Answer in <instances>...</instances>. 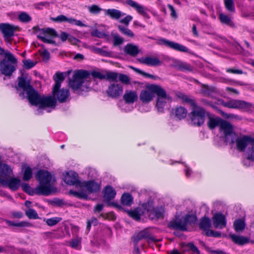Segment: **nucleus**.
Wrapping results in <instances>:
<instances>
[{
    "mask_svg": "<svg viewBox=\"0 0 254 254\" xmlns=\"http://www.w3.org/2000/svg\"><path fill=\"white\" fill-rule=\"evenodd\" d=\"M168 227L172 229L179 230L182 231L187 230V227L184 218H180L179 216H176L175 219L170 221Z\"/></svg>",
    "mask_w": 254,
    "mask_h": 254,
    "instance_id": "obj_14",
    "label": "nucleus"
},
{
    "mask_svg": "<svg viewBox=\"0 0 254 254\" xmlns=\"http://www.w3.org/2000/svg\"><path fill=\"white\" fill-rule=\"evenodd\" d=\"M129 67L130 68L132 69V70H133L135 72H136L137 73H139L144 76L149 77V78L154 79H155L156 78V77L154 75L149 74V73H146V72H145L144 71H143L137 68L134 67L132 66H129Z\"/></svg>",
    "mask_w": 254,
    "mask_h": 254,
    "instance_id": "obj_46",
    "label": "nucleus"
},
{
    "mask_svg": "<svg viewBox=\"0 0 254 254\" xmlns=\"http://www.w3.org/2000/svg\"><path fill=\"white\" fill-rule=\"evenodd\" d=\"M88 10L90 13L97 14L99 13L102 10V9L97 5L93 4L88 7Z\"/></svg>",
    "mask_w": 254,
    "mask_h": 254,
    "instance_id": "obj_55",
    "label": "nucleus"
},
{
    "mask_svg": "<svg viewBox=\"0 0 254 254\" xmlns=\"http://www.w3.org/2000/svg\"><path fill=\"white\" fill-rule=\"evenodd\" d=\"M119 73L117 72L108 71L106 72L105 79L109 81L117 82Z\"/></svg>",
    "mask_w": 254,
    "mask_h": 254,
    "instance_id": "obj_38",
    "label": "nucleus"
},
{
    "mask_svg": "<svg viewBox=\"0 0 254 254\" xmlns=\"http://www.w3.org/2000/svg\"><path fill=\"white\" fill-rule=\"evenodd\" d=\"M157 96L156 107L158 112H162L166 103V100L170 99L166 91L160 86H153L151 88Z\"/></svg>",
    "mask_w": 254,
    "mask_h": 254,
    "instance_id": "obj_7",
    "label": "nucleus"
},
{
    "mask_svg": "<svg viewBox=\"0 0 254 254\" xmlns=\"http://www.w3.org/2000/svg\"><path fill=\"white\" fill-rule=\"evenodd\" d=\"M26 98L32 106L38 107L39 109L46 107L55 108L57 101L51 96H41L34 88L25 93Z\"/></svg>",
    "mask_w": 254,
    "mask_h": 254,
    "instance_id": "obj_2",
    "label": "nucleus"
},
{
    "mask_svg": "<svg viewBox=\"0 0 254 254\" xmlns=\"http://www.w3.org/2000/svg\"><path fill=\"white\" fill-rule=\"evenodd\" d=\"M141 212L143 213V211H141L140 208H136L133 210L128 211L127 214L133 219L138 221L140 219Z\"/></svg>",
    "mask_w": 254,
    "mask_h": 254,
    "instance_id": "obj_37",
    "label": "nucleus"
},
{
    "mask_svg": "<svg viewBox=\"0 0 254 254\" xmlns=\"http://www.w3.org/2000/svg\"><path fill=\"white\" fill-rule=\"evenodd\" d=\"M25 68L29 69L34 67L37 64V62H33L30 60H25L22 61Z\"/></svg>",
    "mask_w": 254,
    "mask_h": 254,
    "instance_id": "obj_54",
    "label": "nucleus"
},
{
    "mask_svg": "<svg viewBox=\"0 0 254 254\" xmlns=\"http://www.w3.org/2000/svg\"><path fill=\"white\" fill-rule=\"evenodd\" d=\"M55 83L53 86L52 93L53 98L60 103L66 102L69 96V91L67 89H60L62 82L64 80V77L62 72H57L53 76Z\"/></svg>",
    "mask_w": 254,
    "mask_h": 254,
    "instance_id": "obj_5",
    "label": "nucleus"
},
{
    "mask_svg": "<svg viewBox=\"0 0 254 254\" xmlns=\"http://www.w3.org/2000/svg\"><path fill=\"white\" fill-rule=\"evenodd\" d=\"M105 14L113 19H119L126 14L118 9L111 8L105 10Z\"/></svg>",
    "mask_w": 254,
    "mask_h": 254,
    "instance_id": "obj_27",
    "label": "nucleus"
},
{
    "mask_svg": "<svg viewBox=\"0 0 254 254\" xmlns=\"http://www.w3.org/2000/svg\"><path fill=\"white\" fill-rule=\"evenodd\" d=\"M176 96L183 102L190 104L191 107L196 104L194 100L190 98L184 93L178 92L176 93Z\"/></svg>",
    "mask_w": 254,
    "mask_h": 254,
    "instance_id": "obj_32",
    "label": "nucleus"
},
{
    "mask_svg": "<svg viewBox=\"0 0 254 254\" xmlns=\"http://www.w3.org/2000/svg\"><path fill=\"white\" fill-rule=\"evenodd\" d=\"M91 34L92 36L96 37L98 38H103L106 36L104 33L100 31L98 29H95L94 30L92 31L91 33Z\"/></svg>",
    "mask_w": 254,
    "mask_h": 254,
    "instance_id": "obj_58",
    "label": "nucleus"
},
{
    "mask_svg": "<svg viewBox=\"0 0 254 254\" xmlns=\"http://www.w3.org/2000/svg\"><path fill=\"white\" fill-rule=\"evenodd\" d=\"M69 23L74 24L77 26L81 27H86V25L83 24L80 20H76L74 18H70Z\"/></svg>",
    "mask_w": 254,
    "mask_h": 254,
    "instance_id": "obj_62",
    "label": "nucleus"
},
{
    "mask_svg": "<svg viewBox=\"0 0 254 254\" xmlns=\"http://www.w3.org/2000/svg\"><path fill=\"white\" fill-rule=\"evenodd\" d=\"M220 130L223 132L225 141H233L236 137V133L234 131L233 126L228 122L224 121L220 125Z\"/></svg>",
    "mask_w": 254,
    "mask_h": 254,
    "instance_id": "obj_9",
    "label": "nucleus"
},
{
    "mask_svg": "<svg viewBox=\"0 0 254 254\" xmlns=\"http://www.w3.org/2000/svg\"><path fill=\"white\" fill-rule=\"evenodd\" d=\"M234 227L236 232H242L245 228V223L241 219H236L234 222Z\"/></svg>",
    "mask_w": 254,
    "mask_h": 254,
    "instance_id": "obj_36",
    "label": "nucleus"
},
{
    "mask_svg": "<svg viewBox=\"0 0 254 254\" xmlns=\"http://www.w3.org/2000/svg\"><path fill=\"white\" fill-rule=\"evenodd\" d=\"M51 19L57 22H67L69 23L70 18H67L64 15H60L56 17H51Z\"/></svg>",
    "mask_w": 254,
    "mask_h": 254,
    "instance_id": "obj_51",
    "label": "nucleus"
},
{
    "mask_svg": "<svg viewBox=\"0 0 254 254\" xmlns=\"http://www.w3.org/2000/svg\"><path fill=\"white\" fill-rule=\"evenodd\" d=\"M106 92L109 97L117 98L123 94V87L119 83H112L108 87Z\"/></svg>",
    "mask_w": 254,
    "mask_h": 254,
    "instance_id": "obj_15",
    "label": "nucleus"
},
{
    "mask_svg": "<svg viewBox=\"0 0 254 254\" xmlns=\"http://www.w3.org/2000/svg\"><path fill=\"white\" fill-rule=\"evenodd\" d=\"M183 218L186 222V227L188 224H194L197 220L196 216L192 214H187Z\"/></svg>",
    "mask_w": 254,
    "mask_h": 254,
    "instance_id": "obj_43",
    "label": "nucleus"
},
{
    "mask_svg": "<svg viewBox=\"0 0 254 254\" xmlns=\"http://www.w3.org/2000/svg\"><path fill=\"white\" fill-rule=\"evenodd\" d=\"M62 220L60 217H53L51 218L47 219L46 220V224L50 226H53L56 225Z\"/></svg>",
    "mask_w": 254,
    "mask_h": 254,
    "instance_id": "obj_53",
    "label": "nucleus"
},
{
    "mask_svg": "<svg viewBox=\"0 0 254 254\" xmlns=\"http://www.w3.org/2000/svg\"><path fill=\"white\" fill-rule=\"evenodd\" d=\"M119 80L123 84L128 85L130 84V78L126 74L119 73Z\"/></svg>",
    "mask_w": 254,
    "mask_h": 254,
    "instance_id": "obj_50",
    "label": "nucleus"
},
{
    "mask_svg": "<svg viewBox=\"0 0 254 254\" xmlns=\"http://www.w3.org/2000/svg\"><path fill=\"white\" fill-rule=\"evenodd\" d=\"M247 159L254 162V145L249 147L246 151Z\"/></svg>",
    "mask_w": 254,
    "mask_h": 254,
    "instance_id": "obj_45",
    "label": "nucleus"
},
{
    "mask_svg": "<svg viewBox=\"0 0 254 254\" xmlns=\"http://www.w3.org/2000/svg\"><path fill=\"white\" fill-rule=\"evenodd\" d=\"M144 239H146L148 243L151 242H155L159 241L152 236L147 229H144L137 233L134 234L131 238L133 243L137 244L139 241Z\"/></svg>",
    "mask_w": 254,
    "mask_h": 254,
    "instance_id": "obj_12",
    "label": "nucleus"
},
{
    "mask_svg": "<svg viewBox=\"0 0 254 254\" xmlns=\"http://www.w3.org/2000/svg\"><path fill=\"white\" fill-rule=\"evenodd\" d=\"M113 45L117 46L122 44L124 42V39L119 34H116L113 36Z\"/></svg>",
    "mask_w": 254,
    "mask_h": 254,
    "instance_id": "obj_56",
    "label": "nucleus"
},
{
    "mask_svg": "<svg viewBox=\"0 0 254 254\" xmlns=\"http://www.w3.org/2000/svg\"><path fill=\"white\" fill-rule=\"evenodd\" d=\"M124 51L127 55L133 57H136L140 52L138 47L131 43L126 45L124 48Z\"/></svg>",
    "mask_w": 254,
    "mask_h": 254,
    "instance_id": "obj_25",
    "label": "nucleus"
},
{
    "mask_svg": "<svg viewBox=\"0 0 254 254\" xmlns=\"http://www.w3.org/2000/svg\"><path fill=\"white\" fill-rule=\"evenodd\" d=\"M68 194L72 195L78 198L86 199L88 198V195L86 192L83 191H80L79 192L70 190L68 192Z\"/></svg>",
    "mask_w": 254,
    "mask_h": 254,
    "instance_id": "obj_42",
    "label": "nucleus"
},
{
    "mask_svg": "<svg viewBox=\"0 0 254 254\" xmlns=\"http://www.w3.org/2000/svg\"><path fill=\"white\" fill-rule=\"evenodd\" d=\"M37 38L40 39L42 41H43L44 43L56 44V42L55 41L51 39H47L45 36H42L40 34L37 35Z\"/></svg>",
    "mask_w": 254,
    "mask_h": 254,
    "instance_id": "obj_61",
    "label": "nucleus"
},
{
    "mask_svg": "<svg viewBox=\"0 0 254 254\" xmlns=\"http://www.w3.org/2000/svg\"><path fill=\"white\" fill-rule=\"evenodd\" d=\"M123 99L127 104H133L138 99L137 92L133 90H127L123 95Z\"/></svg>",
    "mask_w": 254,
    "mask_h": 254,
    "instance_id": "obj_24",
    "label": "nucleus"
},
{
    "mask_svg": "<svg viewBox=\"0 0 254 254\" xmlns=\"http://www.w3.org/2000/svg\"><path fill=\"white\" fill-rule=\"evenodd\" d=\"M80 187H84L89 193L97 192L100 190V185L94 181L82 182Z\"/></svg>",
    "mask_w": 254,
    "mask_h": 254,
    "instance_id": "obj_22",
    "label": "nucleus"
},
{
    "mask_svg": "<svg viewBox=\"0 0 254 254\" xmlns=\"http://www.w3.org/2000/svg\"><path fill=\"white\" fill-rule=\"evenodd\" d=\"M118 28L120 31L124 35L128 37L132 38L134 35L132 31L129 29L127 26L125 27L123 25H119Z\"/></svg>",
    "mask_w": 254,
    "mask_h": 254,
    "instance_id": "obj_40",
    "label": "nucleus"
},
{
    "mask_svg": "<svg viewBox=\"0 0 254 254\" xmlns=\"http://www.w3.org/2000/svg\"><path fill=\"white\" fill-rule=\"evenodd\" d=\"M208 121L207 122V126L210 129L215 128L216 127H220V125L223 121V120L219 117H209Z\"/></svg>",
    "mask_w": 254,
    "mask_h": 254,
    "instance_id": "obj_28",
    "label": "nucleus"
},
{
    "mask_svg": "<svg viewBox=\"0 0 254 254\" xmlns=\"http://www.w3.org/2000/svg\"><path fill=\"white\" fill-rule=\"evenodd\" d=\"M201 91L205 96H209L215 91V88L214 87L208 86V85L202 84Z\"/></svg>",
    "mask_w": 254,
    "mask_h": 254,
    "instance_id": "obj_39",
    "label": "nucleus"
},
{
    "mask_svg": "<svg viewBox=\"0 0 254 254\" xmlns=\"http://www.w3.org/2000/svg\"><path fill=\"white\" fill-rule=\"evenodd\" d=\"M116 192L115 190L111 186H107L104 190V198L105 201L108 203L109 205L113 206L119 210L123 209V207L115 202H110V201L112 200L116 196Z\"/></svg>",
    "mask_w": 254,
    "mask_h": 254,
    "instance_id": "obj_11",
    "label": "nucleus"
},
{
    "mask_svg": "<svg viewBox=\"0 0 254 254\" xmlns=\"http://www.w3.org/2000/svg\"><path fill=\"white\" fill-rule=\"evenodd\" d=\"M93 51L96 54H99L100 55L109 57L111 55V52L105 51L101 48L93 47Z\"/></svg>",
    "mask_w": 254,
    "mask_h": 254,
    "instance_id": "obj_52",
    "label": "nucleus"
},
{
    "mask_svg": "<svg viewBox=\"0 0 254 254\" xmlns=\"http://www.w3.org/2000/svg\"><path fill=\"white\" fill-rule=\"evenodd\" d=\"M219 18L221 23L223 24L230 26H232L234 25L230 18L227 15H225L223 13H221L219 15Z\"/></svg>",
    "mask_w": 254,
    "mask_h": 254,
    "instance_id": "obj_44",
    "label": "nucleus"
},
{
    "mask_svg": "<svg viewBox=\"0 0 254 254\" xmlns=\"http://www.w3.org/2000/svg\"><path fill=\"white\" fill-rule=\"evenodd\" d=\"M173 112L175 117L179 120L185 118L188 113L187 109L182 106L176 107L173 110Z\"/></svg>",
    "mask_w": 254,
    "mask_h": 254,
    "instance_id": "obj_30",
    "label": "nucleus"
},
{
    "mask_svg": "<svg viewBox=\"0 0 254 254\" xmlns=\"http://www.w3.org/2000/svg\"><path fill=\"white\" fill-rule=\"evenodd\" d=\"M205 235L207 237H219L221 236V233L210 230L205 232Z\"/></svg>",
    "mask_w": 254,
    "mask_h": 254,
    "instance_id": "obj_60",
    "label": "nucleus"
},
{
    "mask_svg": "<svg viewBox=\"0 0 254 254\" xmlns=\"http://www.w3.org/2000/svg\"><path fill=\"white\" fill-rule=\"evenodd\" d=\"M121 200L123 205L129 206L133 202V197L129 193H125L122 195Z\"/></svg>",
    "mask_w": 254,
    "mask_h": 254,
    "instance_id": "obj_34",
    "label": "nucleus"
},
{
    "mask_svg": "<svg viewBox=\"0 0 254 254\" xmlns=\"http://www.w3.org/2000/svg\"><path fill=\"white\" fill-rule=\"evenodd\" d=\"M90 74L85 70L75 71L72 76V79L69 80V86L74 92L78 90L87 91L89 88L90 83L87 78Z\"/></svg>",
    "mask_w": 254,
    "mask_h": 254,
    "instance_id": "obj_4",
    "label": "nucleus"
},
{
    "mask_svg": "<svg viewBox=\"0 0 254 254\" xmlns=\"http://www.w3.org/2000/svg\"><path fill=\"white\" fill-rule=\"evenodd\" d=\"M212 219L215 228L223 229L226 227V219L223 214L220 213L215 214L212 217Z\"/></svg>",
    "mask_w": 254,
    "mask_h": 254,
    "instance_id": "obj_20",
    "label": "nucleus"
},
{
    "mask_svg": "<svg viewBox=\"0 0 254 254\" xmlns=\"http://www.w3.org/2000/svg\"><path fill=\"white\" fill-rule=\"evenodd\" d=\"M199 227L200 229L205 232L209 231V228L211 227V221L210 219L206 217H202L200 220Z\"/></svg>",
    "mask_w": 254,
    "mask_h": 254,
    "instance_id": "obj_31",
    "label": "nucleus"
},
{
    "mask_svg": "<svg viewBox=\"0 0 254 254\" xmlns=\"http://www.w3.org/2000/svg\"><path fill=\"white\" fill-rule=\"evenodd\" d=\"M16 59L8 51L0 49V72L5 77L10 78L15 70Z\"/></svg>",
    "mask_w": 254,
    "mask_h": 254,
    "instance_id": "obj_3",
    "label": "nucleus"
},
{
    "mask_svg": "<svg viewBox=\"0 0 254 254\" xmlns=\"http://www.w3.org/2000/svg\"><path fill=\"white\" fill-rule=\"evenodd\" d=\"M18 18L20 22L24 23H28L32 20L31 17L26 12H20Z\"/></svg>",
    "mask_w": 254,
    "mask_h": 254,
    "instance_id": "obj_41",
    "label": "nucleus"
},
{
    "mask_svg": "<svg viewBox=\"0 0 254 254\" xmlns=\"http://www.w3.org/2000/svg\"><path fill=\"white\" fill-rule=\"evenodd\" d=\"M64 182L69 185H76L80 187L81 182L78 180L77 173L74 171L67 172L64 178Z\"/></svg>",
    "mask_w": 254,
    "mask_h": 254,
    "instance_id": "obj_19",
    "label": "nucleus"
},
{
    "mask_svg": "<svg viewBox=\"0 0 254 254\" xmlns=\"http://www.w3.org/2000/svg\"><path fill=\"white\" fill-rule=\"evenodd\" d=\"M186 246L189 248L190 250H191L194 254H200V251L192 243H189L186 245Z\"/></svg>",
    "mask_w": 254,
    "mask_h": 254,
    "instance_id": "obj_57",
    "label": "nucleus"
},
{
    "mask_svg": "<svg viewBox=\"0 0 254 254\" xmlns=\"http://www.w3.org/2000/svg\"><path fill=\"white\" fill-rule=\"evenodd\" d=\"M208 114L204 108L195 104L192 106L191 111L189 114L191 125L200 127L204 124L205 116Z\"/></svg>",
    "mask_w": 254,
    "mask_h": 254,
    "instance_id": "obj_6",
    "label": "nucleus"
},
{
    "mask_svg": "<svg viewBox=\"0 0 254 254\" xmlns=\"http://www.w3.org/2000/svg\"><path fill=\"white\" fill-rule=\"evenodd\" d=\"M18 186H21L24 191L31 195L36 194V188L33 190L28 184L21 183V181L17 178V188Z\"/></svg>",
    "mask_w": 254,
    "mask_h": 254,
    "instance_id": "obj_29",
    "label": "nucleus"
},
{
    "mask_svg": "<svg viewBox=\"0 0 254 254\" xmlns=\"http://www.w3.org/2000/svg\"><path fill=\"white\" fill-rule=\"evenodd\" d=\"M221 105L228 108L239 110H249L251 108V103L243 100L232 99L227 102L222 101Z\"/></svg>",
    "mask_w": 254,
    "mask_h": 254,
    "instance_id": "obj_8",
    "label": "nucleus"
},
{
    "mask_svg": "<svg viewBox=\"0 0 254 254\" xmlns=\"http://www.w3.org/2000/svg\"><path fill=\"white\" fill-rule=\"evenodd\" d=\"M22 172L23 173V180L28 181L32 177V171L31 168L26 165H23Z\"/></svg>",
    "mask_w": 254,
    "mask_h": 254,
    "instance_id": "obj_33",
    "label": "nucleus"
},
{
    "mask_svg": "<svg viewBox=\"0 0 254 254\" xmlns=\"http://www.w3.org/2000/svg\"><path fill=\"white\" fill-rule=\"evenodd\" d=\"M127 3L134 8L139 14L143 16L144 18L147 19L150 18V16L148 13L149 10L147 7L139 4L132 0H127Z\"/></svg>",
    "mask_w": 254,
    "mask_h": 254,
    "instance_id": "obj_18",
    "label": "nucleus"
},
{
    "mask_svg": "<svg viewBox=\"0 0 254 254\" xmlns=\"http://www.w3.org/2000/svg\"><path fill=\"white\" fill-rule=\"evenodd\" d=\"M225 8L230 12H234L235 10L234 2L233 0H224Z\"/></svg>",
    "mask_w": 254,
    "mask_h": 254,
    "instance_id": "obj_48",
    "label": "nucleus"
},
{
    "mask_svg": "<svg viewBox=\"0 0 254 254\" xmlns=\"http://www.w3.org/2000/svg\"><path fill=\"white\" fill-rule=\"evenodd\" d=\"M26 215L31 219H37L39 218L37 212L33 209L30 208L25 212Z\"/></svg>",
    "mask_w": 254,
    "mask_h": 254,
    "instance_id": "obj_47",
    "label": "nucleus"
},
{
    "mask_svg": "<svg viewBox=\"0 0 254 254\" xmlns=\"http://www.w3.org/2000/svg\"><path fill=\"white\" fill-rule=\"evenodd\" d=\"M18 88L17 90H22V92L19 93V96L22 98L24 97V94L27 91L33 88V86L30 84V79L27 74L22 73L21 76L18 77Z\"/></svg>",
    "mask_w": 254,
    "mask_h": 254,
    "instance_id": "obj_10",
    "label": "nucleus"
},
{
    "mask_svg": "<svg viewBox=\"0 0 254 254\" xmlns=\"http://www.w3.org/2000/svg\"><path fill=\"white\" fill-rule=\"evenodd\" d=\"M137 61L140 64H144L149 66H158L161 64L160 60L153 57H145L137 59Z\"/></svg>",
    "mask_w": 254,
    "mask_h": 254,
    "instance_id": "obj_23",
    "label": "nucleus"
},
{
    "mask_svg": "<svg viewBox=\"0 0 254 254\" xmlns=\"http://www.w3.org/2000/svg\"><path fill=\"white\" fill-rule=\"evenodd\" d=\"M14 28L8 23H0V31L6 40H9L13 36Z\"/></svg>",
    "mask_w": 254,
    "mask_h": 254,
    "instance_id": "obj_21",
    "label": "nucleus"
},
{
    "mask_svg": "<svg viewBox=\"0 0 254 254\" xmlns=\"http://www.w3.org/2000/svg\"><path fill=\"white\" fill-rule=\"evenodd\" d=\"M41 31H42L44 35L48 34L53 37H57L58 36V35L56 30L53 28H42L41 29Z\"/></svg>",
    "mask_w": 254,
    "mask_h": 254,
    "instance_id": "obj_49",
    "label": "nucleus"
},
{
    "mask_svg": "<svg viewBox=\"0 0 254 254\" xmlns=\"http://www.w3.org/2000/svg\"><path fill=\"white\" fill-rule=\"evenodd\" d=\"M175 66L181 71H191L193 70L192 66L190 64L182 62H177Z\"/></svg>",
    "mask_w": 254,
    "mask_h": 254,
    "instance_id": "obj_35",
    "label": "nucleus"
},
{
    "mask_svg": "<svg viewBox=\"0 0 254 254\" xmlns=\"http://www.w3.org/2000/svg\"><path fill=\"white\" fill-rule=\"evenodd\" d=\"M35 177L39 182V185L36 187V194L47 196L55 191L56 188L52 184L56 182V179L50 172L40 170L37 172Z\"/></svg>",
    "mask_w": 254,
    "mask_h": 254,
    "instance_id": "obj_1",
    "label": "nucleus"
},
{
    "mask_svg": "<svg viewBox=\"0 0 254 254\" xmlns=\"http://www.w3.org/2000/svg\"><path fill=\"white\" fill-rule=\"evenodd\" d=\"M40 55L44 61L47 62L50 59V54L47 50H45L41 52Z\"/></svg>",
    "mask_w": 254,
    "mask_h": 254,
    "instance_id": "obj_64",
    "label": "nucleus"
},
{
    "mask_svg": "<svg viewBox=\"0 0 254 254\" xmlns=\"http://www.w3.org/2000/svg\"><path fill=\"white\" fill-rule=\"evenodd\" d=\"M91 75L95 78H97L100 79H105V74H104L100 72L93 71L91 73Z\"/></svg>",
    "mask_w": 254,
    "mask_h": 254,
    "instance_id": "obj_59",
    "label": "nucleus"
},
{
    "mask_svg": "<svg viewBox=\"0 0 254 254\" xmlns=\"http://www.w3.org/2000/svg\"><path fill=\"white\" fill-rule=\"evenodd\" d=\"M230 238L232 241L235 244L240 246H243L250 242L248 238L244 236L236 235L235 234H230Z\"/></svg>",
    "mask_w": 254,
    "mask_h": 254,
    "instance_id": "obj_26",
    "label": "nucleus"
},
{
    "mask_svg": "<svg viewBox=\"0 0 254 254\" xmlns=\"http://www.w3.org/2000/svg\"><path fill=\"white\" fill-rule=\"evenodd\" d=\"M159 86L156 84H150L147 86L146 90H143L140 92L139 98L140 100L143 102L147 103L152 101L154 97L155 92L151 90V88L153 86Z\"/></svg>",
    "mask_w": 254,
    "mask_h": 254,
    "instance_id": "obj_16",
    "label": "nucleus"
},
{
    "mask_svg": "<svg viewBox=\"0 0 254 254\" xmlns=\"http://www.w3.org/2000/svg\"><path fill=\"white\" fill-rule=\"evenodd\" d=\"M160 45H165L170 48L182 52H188L189 49L185 46L180 44L169 41L166 39H162L159 40Z\"/></svg>",
    "mask_w": 254,
    "mask_h": 254,
    "instance_id": "obj_17",
    "label": "nucleus"
},
{
    "mask_svg": "<svg viewBox=\"0 0 254 254\" xmlns=\"http://www.w3.org/2000/svg\"><path fill=\"white\" fill-rule=\"evenodd\" d=\"M132 19V17L131 15H128L126 16L124 18L121 19L120 22L124 24L127 27L129 22H130Z\"/></svg>",
    "mask_w": 254,
    "mask_h": 254,
    "instance_id": "obj_63",
    "label": "nucleus"
},
{
    "mask_svg": "<svg viewBox=\"0 0 254 254\" xmlns=\"http://www.w3.org/2000/svg\"><path fill=\"white\" fill-rule=\"evenodd\" d=\"M229 142L232 144L235 143L236 148L240 152H244L249 144L248 135H243L239 137L237 134L233 141H229Z\"/></svg>",
    "mask_w": 254,
    "mask_h": 254,
    "instance_id": "obj_13",
    "label": "nucleus"
}]
</instances>
